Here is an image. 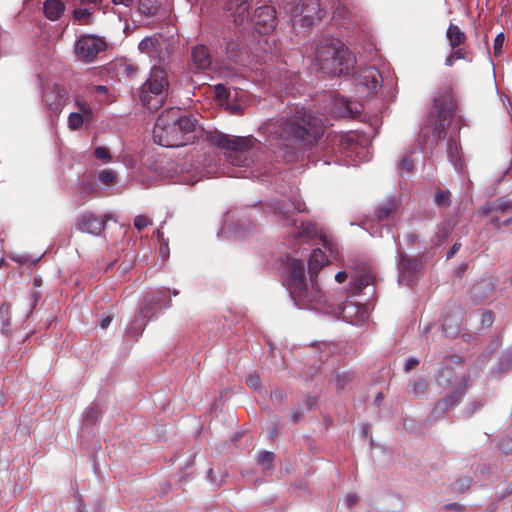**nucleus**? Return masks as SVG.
<instances>
[{
  "instance_id": "nucleus-53",
  "label": "nucleus",
  "mask_w": 512,
  "mask_h": 512,
  "mask_svg": "<svg viewBox=\"0 0 512 512\" xmlns=\"http://www.w3.org/2000/svg\"><path fill=\"white\" fill-rule=\"evenodd\" d=\"M419 364V361L417 358H414V357H410L408 358L406 361H405V364H404V370L405 372H408L410 370H412L413 368H415L417 365Z\"/></svg>"
},
{
  "instance_id": "nucleus-61",
  "label": "nucleus",
  "mask_w": 512,
  "mask_h": 512,
  "mask_svg": "<svg viewBox=\"0 0 512 512\" xmlns=\"http://www.w3.org/2000/svg\"><path fill=\"white\" fill-rule=\"evenodd\" d=\"M111 321H112V317H110V316L104 317V318L101 320V322H100V326H101L103 329H105V328H107V327L110 325Z\"/></svg>"
},
{
  "instance_id": "nucleus-45",
  "label": "nucleus",
  "mask_w": 512,
  "mask_h": 512,
  "mask_svg": "<svg viewBox=\"0 0 512 512\" xmlns=\"http://www.w3.org/2000/svg\"><path fill=\"white\" fill-rule=\"evenodd\" d=\"M91 12L88 9H77L74 11V18L81 24L88 23Z\"/></svg>"
},
{
  "instance_id": "nucleus-37",
  "label": "nucleus",
  "mask_w": 512,
  "mask_h": 512,
  "mask_svg": "<svg viewBox=\"0 0 512 512\" xmlns=\"http://www.w3.org/2000/svg\"><path fill=\"white\" fill-rule=\"evenodd\" d=\"M435 203L440 207H447L450 205V193L445 190H439L435 194Z\"/></svg>"
},
{
  "instance_id": "nucleus-20",
  "label": "nucleus",
  "mask_w": 512,
  "mask_h": 512,
  "mask_svg": "<svg viewBox=\"0 0 512 512\" xmlns=\"http://www.w3.org/2000/svg\"><path fill=\"white\" fill-rule=\"evenodd\" d=\"M227 10L236 25H242L249 18V3L247 0H228Z\"/></svg>"
},
{
  "instance_id": "nucleus-34",
  "label": "nucleus",
  "mask_w": 512,
  "mask_h": 512,
  "mask_svg": "<svg viewBox=\"0 0 512 512\" xmlns=\"http://www.w3.org/2000/svg\"><path fill=\"white\" fill-rule=\"evenodd\" d=\"M373 280H374V278L368 273H364V274L357 276L354 279L353 291L356 293L360 292L363 288L372 284Z\"/></svg>"
},
{
  "instance_id": "nucleus-50",
  "label": "nucleus",
  "mask_w": 512,
  "mask_h": 512,
  "mask_svg": "<svg viewBox=\"0 0 512 512\" xmlns=\"http://www.w3.org/2000/svg\"><path fill=\"white\" fill-rule=\"evenodd\" d=\"M494 322V315L491 311H485L481 314V324L484 327H490Z\"/></svg>"
},
{
  "instance_id": "nucleus-41",
  "label": "nucleus",
  "mask_w": 512,
  "mask_h": 512,
  "mask_svg": "<svg viewBox=\"0 0 512 512\" xmlns=\"http://www.w3.org/2000/svg\"><path fill=\"white\" fill-rule=\"evenodd\" d=\"M257 460L260 464L266 466V468H270L274 460V454L269 451H261L258 454Z\"/></svg>"
},
{
  "instance_id": "nucleus-7",
  "label": "nucleus",
  "mask_w": 512,
  "mask_h": 512,
  "mask_svg": "<svg viewBox=\"0 0 512 512\" xmlns=\"http://www.w3.org/2000/svg\"><path fill=\"white\" fill-rule=\"evenodd\" d=\"M454 114V104L447 95L433 100V111L426 119L425 129L430 130L438 139L446 135V130Z\"/></svg>"
},
{
  "instance_id": "nucleus-11",
  "label": "nucleus",
  "mask_w": 512,
  "mask_h": 512,
  "mask_svg": "<svg viewBox=\"0 0 512 512\" xmlns=\"http://www.w3.org/2000/svg\"><path fill=\"white\" fill-rule=\"evenodd\" d=\"M69 100V92L59 84L47 85L42 90V102L51 118L57 117Z\"/></svg>"
},
{
  "instance_id": "nucleus-31",
  "label": "nucleus",
  "mask_w": 512,
  "mask_h": 512,
  "mask_svg": "<svg viewBox=\"0 0 512 512\" xmlns=\"http://www.w3.org/2000/svg\"><path fill=\"white\" fill-rule=\"evenodd\" d=\"M91 123V120H86L79 113H75L74 111L68 115L67 126L72 131L79 130L84 125H90Z\"/></svg>"
},
{
  "instance_id": "nucleus-25",
  "label": "nucleus",
  "mask_w": 512,
  "mask_h": 512,
  "mask_svg": "<svg viewBox=\"0 0 512 512\" xmlns=\"http://www.w3.org/2000/svg\"><path fill=\"white\" fill-rule=\"evenodd\" d=\"M512 211V200L508 197H502L494 202L487 203L482 207V212L487 215L493 213H506Z\"/></svg>"
},
{
  "instance_id": "nucleus-43",
  "label": "nucleus",
  "mask_w": 512,
  "mask_h": 512,
  "mask_svg": "<svg viewBox=\"0 0 512 512\" xmlns=\"http://www.w3.org/2000/svg\"><path fill=\"white\" fill-rule=\"evenodd\" d=\"M512 367V349L506 351L499 362V368L501 371L508 370Z\"/></svg>"
},
{
  "instance_id": "nucleus-13",
  "label": "nucleus",
  "mask_w": 512,
  "mask_h": 512,
  "mask_svg": "<svg viewBox=\"0 0 512 512\" xmlns=\"http://www.w3.org/2000/svg\"><path fill=\"white\" fill-rule=\"evenodd\" d=\"M383 78L379 71L372 66L365 67L357 72L355 85L361 96H369L382 86Z\"/></svg>"
},
{
  "instance_id": "nucleus-10",
  "label": "nucleus",
  "mask_w": 512,
  "mask_h": 512,
  "mask_svg": "<svg viewBox=\"0 0 512 512\" xmlns=\"http://www.w3.org/2000/svg\"><path fill=\"white\" fill-rule=\"evenodd\" d=\"M324 299L328 304L333 305L331 311H320L324 314H334L338 318L353 324L361 325L369 317L368 308L363 304H358L350 300H346L342 303L334 302L324 294Z\"/></svg>"
},
{
  "instance_id": "nucleus-26",
  "label": "nucleus",
  "mask_w": 512,
  "mask_h": 512,
  "mask_svg": "<svg viewBox=\"0 0 512 512\" xmlns=\"http://www.w3.org/2000/svg\"><path fill=\"white\" fill-rule=\"evenodd\" d=\"M75 113H79L86 120L93 121L95 118V109L92 105L81 95H74Z\"/></svg>"
},
{
  "instance_id": "nucleus-47",
  "label": "nucleus",
  "mask_w": 512,
  "mask_h": 512,
  "mask_svg": "<svg viewBox=\"0 0 512 512\" xmlns=\"http://www.w3.org/2000/svg\"><path fill=\"white\" fill-rule=\"evenodd\" d=\"M150 224H151V220L144 215H138L134 219V226L139 231L144 229L145 227H147Z\"/></svg>"
},
{
  "instance_id": "nucleus-15",
  "label": "nucleus",
  "mask_w": 512,
  "mask_h": 512,
  "mask_svg": "<svg viewBox=\"0 0 512 512\" xmlns=\"http://www.w3.org/2000/svg\"><path fill=\"white\" fill-rule=\"evenodd\" d=\"M297 233L295 237L311 240L318 237L324 248L328 249L331 253L336 251V244L330 236H327L323 231H319L317 226L310 221H302L300 227H296Z\"/></svg>"
},
{
  "instance_id": "nucleus-32",
  "label": "nucleus",
  "mask_w": 512,
  "mask_h": 512,
  "mask_svg": "<svg viewBox=\"0 0 512 512\" xmlns=\"http://www.w3.org/2000/svg\"><path fill=\"white\" fill-rule=\"evenodd\" d=\"M333 381L337 389H343L352 381V374L348 371H334Z\"/></svg>"
},
{
  "instance_id": "nucleus-29",
  "label": "nucleus",
  "mask_w": 512,
  "mask_h": 512,
  "mask_svg": "<svg viewBox=\"0 0 512 512\" xmlns=\"http://www.w3.org/2000/svg\"><path fill=\"white\" fill-rule=\"evenodd\" d=\"M446 37L452 49L458 48L466 40V34L464 31L452 23L447 28Z\"/></svg>"
},
{
  "instance_id": "nucleus-6",
  "label": "nucleus",
  "mask_w": 512,
  "mask_h": 512,
  "mask_svg": "<svg viewBox=\"0 0 512 512\" xmlns=\"http://www.w3.org/2000/svg\"><path fill=\"white\" fill-rule=\"evenodd\" d=\"M331 153L335 156L334 162L342 165H356L363 160L361 156L365 148L359 145L354 135L336 134L329 138Z\"/></svg>"
},
{
  "instance_id": "nucleus-58",
  "label": "nucleus",
  "mask_w": 512,
  "mask_h": 512,
  "mask_svg": "<svg viewBox=\"0 0 512 512\" xmlns=\"http://www.w3.org/2000/svg\"><path fill=\"white\" fill-rule=\"evenodd\" d=\"M348 277V274L346 271H339L336 275H335V280L338 282V283H342L344 282Z\"/></svg>"
},
{
  "instance_id": "nucleus-19",
  "label": "nucleus",
  "mask_w": 512,
  "mask_h": 512,
  "mask_svg": "<svg viewBox=\"0 0 512 512\" xmlns=\"http://www.w3.org/2000/svg\"><path fill=\"white\" fill-rule=\"evenodd\" d=\"M253 22L260 34H268L276 27V11L272 6H261L256 8Z\"/></svg>"
},
{
  "instance_id": "nucleus-3",
  "label": "nucleus",
  "mask_w": 512,
  "mask_h": 512,
  "mask_svg": "<svg viewBox=\"0 0 512 512\" xmlns=\"http://www.w3.org/2000/svg\"><path fill=\"white\" fill-rule=\"evenodd\" d=\"M210 142L225 151L228 163L238 171L234 177L259 178L261 164L258 162V140L252 136H232L222 132H213L209 136Z\"/></svg>"
},
{
  "instance_id": "nucleus-4",
  "label": "nucleus",
  "mask_w": 512,
  "mask_h": 512,
  "mask_svg": "<svg viewBox=\"0 0 512 512\" xmlns=\"http://www.w3.org/2000/svg\"><path fill=\"white\" fill-rule=\"evenodd\" d=\"M196 119L179 108H169L157 118L154 129V141L163 147H181L192 142Z\"/></svg>"
},
{
  "instance_id": "nucleus-23",
  "label": "nucleus",
  "mask_w": 512,
  "mask_h": 512,
  "mask_svg": "<svg viewBox=\"0 0 512 512\" xmlns=\"http://www.w3.org/2000/svg\"><path fill=\"white\" fill-rule=\"evenodd\" d=\"M156 92L152 89H146V84L144 83L141 87V91L139 94L140 101L142 105L150 111H155L162 107L166 99H157L156 100Z\"/></svg>"
},
{
  "instance_id": "nucleus-21",
  "label": "nucleus",
  "mask_w": 512,
  "mask_h": 512,
  "mask_svg": "<svg viewBox=\"0 0 512 512\" xmlns=\"http://www.w3.org/2000/svg\"><path fill=\"white\" fill-rule=\"evenodd\" d=\"M165 45V41L161 37H146L138 45L139 50L142 53L147 54L150 58L161 59L160 55L162 48Z\"/></svg>"
},
{
  "instance_id": "nucleus-24",
  "label": "nucleus",
  "mask_w": 512,
  "mask_h": 512,
  "mask_svg": "<svg viewBox=\"0 0 512 512\" xmlns=\"http://www.w3.org/2000/svg\"><path fill=\"white\" fill-rule=\"evenodd\" d=\"M191 58L198 69H206L211 64V57L205 45H197L192 49Z\"/></svg>"
},
{
  "instance_id": "nucleus-57",
  "label": "nucleus",
  "mask_w": 512,
  "mask_h": 512,
  "mask_svg": "<svg viewBox=\"0 0 512 512\" xmlns=\"http://www.w3.org/2000/svg\"><path fill=\"white\" fill-rule=\"evenodd\" d=\"M91 89L97 93V94H100V95H106L108 90H107V87L104 86V85H97V86H93L91 87Z\"/></svg>"
},
{
  "instance_id": "nucleus-36",
  "label": "nucleus",
  "mask_w": 512,
  "mask_h": 512,
  "mask_svg": "<svg viewBox=\"0 0 512 512\" xmlns=\"http://www.w3.org/2000/svg\"><path fill=\"white\" fill-rule=\"evenodd\" d=\"M98 179L100 183L109 186L115 182L116 175L114 171L110 169H105L99 172Z\"/></svg>"
},
{
  "instance_id": "nucleus-54",
  "label": "nucleus",
  "mask_w": 512,
  "mask_h": 512,
  "mask_svg": "<svg viewBox=\"0 0 512 512\" xmlns=\"http://www.w3.org/2000/svg\"><path fill=\"white\" fill-rule=\"evenodd\" d=\"M454 51L452 52L454 57L457 59V60H460V59H469L468 58V52L466 49L464 48H456V49H453Z\"/></svg>"
},
{
  "instance_id": "nucleus-22",
  "label": "nucleus",
  "mask_w": 512,
  "mask_h": 512,
  "mask_svg": "<svg viewBox=\"0 0 512 512\" xmlns=\"http://www.w3.org/2000/svg\"><path fill=\"white\" fill-rule=\"evenodd\" d=\"M465 394L464 388H458L451 395L445 397L440 400L434 407L432 411V416L434 418L441 417L446 410L456 404V402Z\"/></svg>"
},
{
  "instance_id": "nucleus-8",
  "label": "nucleus",
  "mask_w": 512,
  "mask_h": 512,
  "mask_svg": "<svg viewBox=\"0 0 512 512\" xmlns=\"http://www.w3.org/2000/svg\"><path fill=\"white\" fill-rule=\"evenodd\" d=\"M285 12L290 16L293 27L310 28L315 21L322 18V9L319 0H300L284 6Z\"/></svg>"
},
{
  "instance_id": "nucleus-60",
  "label": "nucleus",
  "mask_w": 512,
  "mask_h": 512,
  "mask_svg": "<svg viewBox=\"0 0 512 512\" xmlns=\"http://www.w3.org/2000/svg\"><path fill=\"white\" fill-rule=\"evenodd\" d=\"M512 221L511 218H508L504 220L503 222H500V220L496 217H492V223L495 227L499 228L501 225H506Z\"/></svg>"
},
{
  "instance_id": "nucleus-62",
  "label": "nucleus",
  "mask_w": 512,
  "mask_h": 512,
  "mask_svg": "<svg viewBox=\"0 0 512 512\" xmlns=\"http://www.w3.org/2000/svg\"><path fill=\"white\" fill-rule=\"evenodd\" d=\"M407 241L414 245L417 241H418V236L414 233H411V234H408L407 235Z\"/></svg>"
},
{
  "instance_id": "nucleus-46",
  "label": "nucleus",
  "mask_w": 512,
  "mask_h": 512,
  "mask_svg": "<svg viewBox=\"0 0 512 512\" xmlns=\"http://www.w3.org/2000/svg\"><path fill=\"white\" fill-rule=\"evenodd\" d=\"M498 448L506 455L512 453V438L504 437L498 443Z\"/></svg>"
},
{
  "instance_id": "nucleus-64",
  "label": "nucleus",
  "mask_w": 512,
  "mask_h": 512,
  "mask_svg": "<svg viewBox=\"0 0 512 512\" xmlns=\"http://www.w3.org/2000/svg\"><path fill=\"white\" fill-rule=\"evenodd\" d=\"M133 0H112V2L116 5H124L126 7H128L131 3H132Z\"/></svg>"
},
{
  "instance_id": "nucleus-52",
  "label": "nucleus",
  "mask_w": 512,
  "mask_h": 512,
  "mask_svg": "<svg viewBox=\"0 0 512 512\" xmlns=\"http://www.w3.org/2000/svg\"><path fill=\"white\" fill-rule=\"evenodd\" d=\"M246 384L252 389H258L260 386V379L256 374H250L246 379Z\"/></svg>"
},
{
  "instance_id": "nucleus-1",
  "label": "nucleus",
  "mask_w": 512,
  "mask_h": 512,
  "mask_svg": "<svg viewBox=\"0 0 512 512\" xmlns=\"http://www.w3.org/2000/svg\"><path fill=\"white\" fill-rule=\"evenodd\" d=\"M323 126L322 117L313 115L305 107L296 106L286 116L267 120L259 132L273 153L293 162L320 135Z\"/></svg>"
},
{
  "instance_id": "nucleus-39",
  "label": "nucleus",
  "mask_w": 512,
  "mask_h": 512,
  "mask_svg": "<svg viewBox=\"0 0 512 512\" xmlns=\"http://www.w3.org/2000/svg\"><path fill=\"white\" fill-rule=\"evenodd\" d=\"M447 153H448V157H449V160L451 161V163H453L456 166V164L459 160L458 145H457L456 141H454V140L449 141L448 147H447Z\"/></svg>"
},
{
  "instance_id": "nucleus-63",
  "label": "nucleus",
  "mask_w": 512,
  "mask_h": 512,
  "mask_svg": "<svg viewBox=\"0 0 512 512\" xmlns=\"http://www.w3.org/2000/svg\"><path fill=\"white\" fill-rule=\"evenodd\" d=\"M457 59L454 57L453 53H451L445 60V64L447 66H453Z\"/></svg>"
},
{
  "instance_id": "nucleus-42",
  "label": "nucleus",
  "mask_w": 512,
  "mask_h": 512,
  "mask_svg": "<svg viewBox=\"0 0 512 512\" xmlns=\"http://www.w3.org/2000/svg\"><path fill=\"white\" fill-rule=\"evenodd\" d=\"M512 367V349L506 351L499 362V368L501 371L508 370Z\"/></svg>"
},
{
  "instance_id": "nucleus-55",
  "label": "nucleus",
  "mask_w": 512,
  "mask_h": 512,
  "mask_svg": "<svg viewBox=\"0 0 512 512\" xmlns=\"http://www.w3.org/2000/svg\"><path fill=\"white\" fill-rule=\"evenodd\" d=\"M215 93H216L217 98H219V99H223L228 96L227 90L222 84H217L215 86Z\"/></svg>"
},
{
  "instance_id": "nucleus-51",
  "label": "nucleus",
  "mask_w": 512,
  "mask_h": 512,
  "mask_svg": "<svg viewBox=\"0 0 512 512\" xmlns=\"http://www.w3.org/2000/svg\"><path fill=\"white\" fill-rule=\"evenodd\" d=\"M482 288L490 289L491 288V283L488 280H482L481 282H479L477 285H475L472 288V294L475 297H478V296L482 297V295L479 294V292H480V290Z\"/></svg>"
},
{
  "instance_id": "nucleus-59",
  "label": "nucleus",
  "mask_w": 512,
  "mask_h": 512,
  "mask_svg": "<svg viewBox=\"0 0 512 512\" xmlns=\"http://www.w3.org/2000/svg\"><path fill=\"white\" fill-rule=\"evenodd\" d=\"M460 247H461V244H460V243H455V244L451 247L450 251H449V252H447V255H446V256H447V258L449 259V258L453 257V256H454V254H455V253H457V252L459 251Z\"/></svg>"
},
{
  "instance_id": "nucleus-16",
  "label": "nucleus",
  "mask_w": 512,
  "mask_h": 512,
  "mask_svg": "<svg viewBox=\"0 0 512 512\" xmlns=\"http://www.w3.org/2000/svg\"><path fill=\"white\" fill-rule=\"evenodd\" d=\"M399 283L403 285H410L415 282L420 273L421 260L407 258L399 253Z\"/></svg>"
},
{
  "instance_id": "nucleus-27",
  "label": "nucleus",
  "mask_w": 512,
  "mask_h": 512,
  "mask_svg": "<svg viewBox=\"0 0 512 512\" xmlns=\"http://www.w3.org/2000/svg\"><path fill=\"white\" fill-rule=\"evenodd\" d=\"M397 207L396 199L394 197H389L379 204L376 208L375 215L379 221H384L396 212Z\"/></svg>"
},
{
  "instance_id": "nucleus-35",
  "label": "nucleus",
  "mask_w": 512,
  "mask_h": 512,
  "mask_svg": "<svg viewBox=\"0 0 512 512\" xmlns=\"http://www.w3.org/2000/svg\"><path fill=\"white\" fill-rule=\"evenodd\" d=\"M459 317H456V319H452L449 321L448 319H445L442 325L443 332L446 335H453L459 331Z\"/></svg>"
},
{
  "instance_id": "nucleus-17",
  "label": "nucleus",
  "mask_w": 512,
  "mask_h": 512,
  "mask_svg": "<svg viewBox=\"0 0 512 512\" xmlns=\"http://www.w3.org/2000/svg\"><path fill=\"white\" fill-rule=\"evenodd\" d=\"M275 215L285 221L284 225H296V220L293 218L295 212H303L305 204L298 198L294 197L288 202L283 200L277 201L273 207Z\"/></svg>"
},
{
  "instance_id": "nucleus-40",
  "label": "nucleus",
  "mask_w": 512,
  "mask_h": 512,
  "mask_svg": "<svg viewBox=\"0 0 512 512\" xmlns=\"http://www.w3.org/2000/svg\"><path fill=\"white\" fill-rule=\"evenodd\" d=\"M94 156L103 163H109L112 159L109 150L106 147L102 146L95 148Z\"/></svg>"
},
{
  "instance_id": "nucleus-33",
  "label": "nucleus",
  "mask_w": 512,
  "mask_h": 512,
  "mask_svg": "<svg viewBox=\"0 0 512 512\" xmlns=\"http://www.w3.org/2000/svg\"><path fill=\"white\" fill-rule=\"evenodd\" d=\"M138 10L145 16H151L158 10L157 0H139Z\"/></svg>"
},
{
  "instance_id": "nucleus-12",
  "label": "nucleus",
  "mask_w": 512,
  "mask_h": 512,
  "mask_svg": "<svg viewBox=\"0 0 512 512\" xmlns=\"http://www.w3.org/2000/svg\"><path fill=\"white\" fill-rule=\"evenodd\" d=\"M106 42L94 35H83L78 38L75 45L76 56L83 62L90 63L97 55L106 49Z\"/></svg>"
},
{
  "instance_id": "nucleus-2",
  "label": "nucleus",
  "mask_w": 512,
  "mask_h": 512,
  "mask_svg": "<svg viewBox=\"0 0 512 512\" xmlns=\"http://www.w3.org/2000/svg\"><path fill=\"white\" fill-rule=\"evenodd\" d=\"M327 262L328 258L321 249L313 250L308 259L310 274L308 283L304 277L302 260L286 258L284 266L287 289L297 307L315 311H331L333 305L328 304L324 299V292L319 288L316 279L317 273Z\"/></svg>"
},
{
  "instance_id": "nucleus-44",
  "label": "nucleus",
  "mask_w": 512,
  "mask_h": 512,
  "mask_svg": "<svg viewBox=\"0 0 512 512\" xmlns=\"http://www.w3.org/2000/svg\"><path fill=\"white\" fill-rule=\"evenodd\" d=\"M98 415H99V410L97 408L89 407L84 412V416H83L84 422L88 425L92 424L97 420Z\"/></svg>"
},
{
  "instance_id": "nucleus-56",
  "label": "nucleus",
  "mask_w": 512,
  "mask_h": 512,
  "mask_svg": "<svg viewBox=\"0 0 512 512\" xmlns=\"http://www.w3.org/2000/svg\"><path fill=\"white\" fill-rule=\"evenodd\" d=\"M345 501H346L347 506L349 508H351L357 503L358 496L356 494H348L345 498Z\"/></svg>"
},
{
  "instance_id": "nucleus-49",
  "label": "nucleus",
  "mask_w": 512,
  "mask_h": 512,
  "mask_svg": "<svg viewBox=\"0 0 512 512\" xmlns=\"http://www.w3.org/2000/svg\"><path fill=\"white\" fill-rule=\"evenodd\" d=\"M504 40H505V37H504V34L503 33H499L495 39H494V45H493V48H494V54L495 56H499L502 52V47H503V44H504Z\"/></svg>"
},
{
  "instance_id": "nucleus-48",
  "label": "nucleus",
  "mask_w": 512,
  "mask_h": 512,
  "mask_svg": "<svg viewBox=\"0 0 512 512\" xmlns=\"http://www.w3.org/2000/svg\"><path fill=\"white\" fill-rule=\"evenodd\" d=\"M398 168L400 172H411L413 169V161L409 156H405L401 159Z\"/></svg>"
},
{
  "instance_id": "nucleus-28",
  "label": "nucleus",
  "mask_w": 512,
  "mask_h": 512,
  "mask_svg": "<svg viewBox=\"0 0 512 512\" xmlns=\"http://www.w3.org/2000/svg\"><path fill=\"white\" fill-rule=\"evenodd\" d=\"M295 75L288 71L279 72V75H272L269 79V85L275 88L277 94H281L283 90H286L288 85L291 83Z\"/></svg>"
},
{
  "instance_id": "nucleus-30",
  "label": "nucleus",
  "mask_w": 512,
  "mask_h": 512,
  "mask_svg": "<svg viewBox=\"0 0 512 512\" xmlns=\"http://www.w3.org/2000/svg\"><path fill=\"white\" fill-rule=\"evenodd\" d=\"M43 11L50 20H57L64 12V5L59 0H47L44 3Z\"/></svg>"
},
{
  "instance_id": "nucleus-18",
  "label": "nucleus",
  "mask_w": 512,
  "mask_h": 512,
  "mask_svg": "<svg viewBox=\"0 0 512 512\" xmlns=\"http://www.w3.org/2000/svg\"><path fill=\"white\" fill-rule=\"evenodd\" d=\"M146 89H152L156 93L157 99H166L169 89L167 73L164 69L154 66L151 68L150 75L145 82Z\"/></svg>"
},
{
  "instance_id": "nucleus-5",
  "label": "nucleus",
  "mask_w": 512,
  "mask_h": 512,
  "mask_svg": "<svg viewBox=\"0 0 512 512\" xmlns=\"http://www.w3.org/2000/svg\"><path fill=\"white\" fill-rule=\"evenodd\" d=\"M355 61L354 55L338 38L326 37L315 45L313 65L324 74L348 75L354 68Z\"/></svg>"
},
{
  "instance_id": "nucleus-9",
  "label": "nucleus",
  "mask_w": 512,
  "mask_h": 512,
  "mask_svg": "<svg viewBox=\"0 0 512 512\" xmlns=\"http://www.w3.org/2000/svg\"><path fill=\"white\" fill-rule=\"evenodd\" d=\"M167 292L166 289H161L145 297L139 315L135 317L133 323L127 330L130 336L137 337L142 333L147 320L150 318V312L153 306H158L159 308L170 306L171 299L167 296Z\"/></svg>"
},
{
  "instance_id": "nucleus-14",
  "label": "nucleus",
  "mask_w": 512,
  "mask_h": 512,
  "mask_svg": "<svg viewBox=\"0 0 512 512\" xmlns=\"http://www.w3.org/2000/svg\"><path fill=\"white\" fill-rule=\"evenodd\" d=\"M109 219V216H99L94 214L93 212H83L77 218V228L81 232L89 233L92 235H100L101 232L105 229L106 221Z\"/></svg>"
},
{
  "instance_id": "nucleus-38",
  "label": "nucleus",
  "mask_w": 512,
  "mask_h": 512,
  "mask_svg": "<svg viewBox=\"0 0 512 512\" xmlns=\"http://www.w3.org/2000/svg\"><path fill=\"white\" fill-rule=\"evenodd\" d=\"M427 386H428V384H427L426 380L418 379V380L414 381L409 386V392L418 396L425 392V390L427 389Z\"/></svg>"
}]
</instances>
